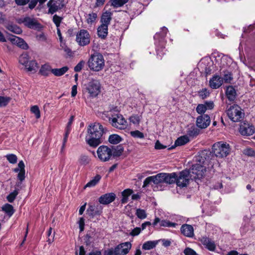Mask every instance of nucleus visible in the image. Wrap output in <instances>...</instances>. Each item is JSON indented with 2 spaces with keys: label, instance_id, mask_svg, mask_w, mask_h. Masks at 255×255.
<instances>
[{
  "label": "nucleus",
  "instance_id": "052dcab7",
  "mask_svg": "<svg viewBox=\"0 0 255 255\" xmlns=\"http://www.w3.org/2000/svg\"><path fill=\"white\" fill-rule=\"evenodd\" d=\"M78 224H79L80 232L83 231L84 229V226H85V220L83 217H81L79 219V220L78 221Z\"/></svg>",
  "mask_w": 255,
  "mask_h": 255
},
{
  "label": "nucleus",
  "instance_id": "473e14b6",
  "mask_svg": "<svg viewBox=\"0 0 255 255\" xmlns=\"http://www.w3.org/2000/svg\"><path fill=\"white\" fill-rule=\"evenodd\" d=\"M12 40L15 42L17 45L20 47V48L23 49H27L28 48V45L26 43V42L21 38L14 36Z\"/></svg>",
  "mask_w": 255,
  "mask_h": 255
},
{
  "label": "nucleus",
  "instance_id": "79ce46f5",
  "mask_svg": "<svg viewBox=\"0 0 255 255\" xmlns=\"http://www.w3.org/2000/svg\"><path fill=\"white\" fill-rule=\"evenodd\" d=\"M157 242L155 241H147L142 245V249L145 250H149L155 247Z\"/></svg>",
  "mask_w": 255,
  "mask_h": 255
},
{
  "label": "nucleus",
  "instance_id": "ea45409f",
  "mask_svg": "<svg viewBox=\"0 0 255 255\" xmlns=\"http://www.w3.org/2000/svg\"><path fill=\"white\" fill-rule=\"evenodd\" d=\"M2 210L4 211L9 217L11 216L14 212L13 206L9 204H5L2 207Z\"/></svg>",
  "mask_w": 255,
  "mask_h": 255
},
{
  "label": "nucleus",
  "instance_id": "f8f14e48",
  "mask_svg": "<svg viewBox=\"0 0 255 255\" xmlns=\"http://www.w3.org/2000/svg\"><path fill=\"white\" fill-rule=\"evenodd\" d=\"M76 41L81 46L89 44L90 42V36L87 30H80L76 35Z\"/></svg>",
  "mask_w": 255,
  "mask_h": 255
},
{
  "label": "nucleus",
  "instance_id": "37998d69",
  "mask_svg": "<svg viewBox=\"0 0 255 255\" xmlns=\"http://www.w3.org/2000/svg\"><path fill=\"white\" fill-rule=\"evenodd\" d=\"M18 194V189H15L13 192H11L7 196L6 199L7 201L10 203L13 202Z\"/></svg>",
  "mask_w": 255,
  "mask_h": 255
},
{
  "label": "nucleus",
  "instance_id": "cd10ccee",
  "mask_svg": "<svg viewBox=\"0 0 255 255\" xmlns=\"http://www.w3.org/2000/svg\"><path fill=\"white\" fill-rule=\"evenodd\" d=\"M18 167L21 168L20 172L18 173L17 175V178L19 180H20V182H22L25 179V165L23 161L21 160L19 162L18 164ZM21 183H18L17 186H18L19 184Z\"/></svg>",
  "mask_w": 255,
  "mask_h": 255
},
{
  "label": "nucleus",
  "instance_id": "6e6d98bb",
  "mask_svg": "<svg viewBox=\"0 0 255 255\" xmlns=\"http://www.w3.org/2000/svg\"><path fill=\"white\" fill-rule=\"evenodd\" d=\"M15 3L19 6H24L27 5L30 0H14Z\"/></svg>",
  "mask_w": 255,
  "mask_h": 255
},
{
  "label": "nucleus",
  "instance_id": "aec40b11",
  "mask_svg": "<svg viewBox=\"0 0 255 255\" xmlns=\"http://www.w3.org/2000/svg\"><path fill=\"white\" fill-rule=\"evenodd\" d=\"M240 132L243 135H251L254 133L255 128L252 125L244 123L240 126Z\"/></svg>",
  "mask_w": 255,
  "mask_h": 255
},
{
  "label": "nucleus",
  "instance_id": "bf43d9fd",
  "mask_svg": "<svg viewBox=\"0 0 255 255\" xmlns=\"http://www.w3.org/2000/svg\"><path fill=\"white\" fill-rule=\"evenodd\" d=\"M244 153L248 156H254L255 155V151L252 148H247L244 150Z\"/></svg>",
  "mask_w": 255,
  "mask_h": 255
},
{
  "label": "nucleus",
  "instance_id": "4d7b16f0",
  "mask_svg": "<svg viewBox=\"0 0 255 255\" xmlns=\"http://www.w3.org/2000/svg\"><path fill=\"white\" fill-rule=\"evenodd\" d=\"M9 102V98L0 97V107H5Z\"/></svg>",
  "mask_w": 255,
  "mask_h": 255
},
{
  "label": "nucleus",
  "instance_id": "58836bf2",
  "mask_svg": "<svg viewBox=\"0 0 255 255\" xmlns=\"http://www.w3.org/2000/svg\"><path fill=\"white\" fill-rule=\"evenodd\" d=\"M128 0H110L111 5L115 8L123 6L128 2Z\"/></svg>",
  "mask_w": 255,
  "mask_h": 255
},
{
  "label": "nucleus",
  "instance_id": "5fc2aeb1",
  "mask_svg": "<svg viewBox=\"0 0 255 255\" xmlns=\"http://www.w3.org/2000/svg\"><path fill=\"white\" fill-rule=\"evenodd\" d=\"M210 93L206 89H203L199 92V96L202 99H204L209 96Z\"/></svg>",
  "mask_w": 255,
  "mask_h": 255
},
{
  "label": "nucleus",
  "instance_id": "c9c22d12",
  "mask_svg": "<svg viewBox=\"0 0 255 255\" xmlns=\"http://www.w3.org/2000/svg\"><path fill=\"white\" fill-rule=\"evenodd\" d=\"M6 27L9 31L17 34H19L22 32V29L19 26L15 24H8Z\"/></svg>",
  "mask_w": 255,
  "mask_h": 255
},
{
  "label": "nucleus",
  "instance_id": "f03ea898",
  "mask_svg": "<svg viewBox=\"0 0 255 255\" xmlns=\"http://www.w3.org/2000/svg\"><path fill=\"white\" fill-rule=\"evenodd\" d=\"M88 64L91 70L97 72L101 70L105 66L103 56L99 53L91 55L88 61Z\"/></svg>",
  "mask_w": 255,
  "mask_h": 255
},
{
  "label": "nucleus",
  "instance_id": "2eb2a0df",
  "mask_svg": "<svg viewBox=\"0 0 255 255\" xmlns=\"http://www.w3.org/2000/svg\"><path fill=\"white\" fill-rule=\"evenodd\" d=\"M151 183H153L155 185L163 183L162 173H158L156 175L147 177L143 181L142 187L147 186Z\"/></svg>",
  "mask_w": 255,
  "mask_h": 255
},
{
  "label": "nucleus",
  "instance_id": "393cba45",
  "mask_svg": "<svg viewBox=\"0 0 255 255\" xmlns=\"http://www.w3.org/2000/svg\"><path fill=\"white\" fill-rule=\"evenodd\" d=\"M112 12L110 11H106L103 12L100 19L101 24L108 26L112 20Z\"/></svg>",
  "mask_w": 255,
  "mask_h": 255
},
{
  "label": "nucleus",
  "instance_id": "20e7f679",
  "mask_svg": "<svg viewBox=\"0 0 255 255\" xmlns=\"http://www.w3.org/2000/svg\"><path fill=\"white\" fill-rule=\"evenodd\" d=\"M107 117L109 123L113 127L120 129H124L127 128V122L121 114L111 112Z\"/></svg>",
  "mask_w": 255,
  "mask_h": 255
},
{
  "label": "nucleus",
  "instance_id": "a878e982",
  "mask_svg": "<svg viewBox=\"0 0 255 255\" xmlns=\"http://www.w3.org/2000/svg\"><path fill=\"white\" fill-rule=\"evenodd\" d=\"M201 241L203 245L209 250L213 251L215 250V244L210 239L207 237H202Z\"/></svg>",
  "mask_w": 255,
  "mask_h": 255
},
{
  "label": "nucleus",
  "instance_id": "7ed1b4c3",
  "mask_svg": "<svg viewBox=\"0 0 255 255\" xmlns=\"http://www.w3.org/2000/svg\"><path fill=\"white\" fill-rule=\"evenodd\" d=\"M212 149L213 153L219 158L226 157L231 152L230 145L223 141L214 143Z\"/></svg>",
  "mask_w": 255,
  "mask_h": 255
},
{
  "label": "nucleus",
  "instance_id": "13d9d810",
  "mask_svg": "<svg viewBox=\"0 0 255 255\" xmlns=\"http://www.w3.org/2000/svg\"><path fill=\"white\" fill-rule=\"evenodd\" d=\"M184 253L185 255H196V252L190 248H186L184 251Z\"/></svg>",
  "mask_w": 255,
  "mask_h": 255
},
{
  "label": "nucleus",
  "instance_id": "dca6fc26",
  "mask_svg": "<svg viewBox=\"0 0 255 255\" xmlns=\"http://www.w3.org/2000/svg\"><path fill=\"white\" fill-rule=\"evenodd\" d=\"M210 118L206 114L198 117L196 120L197 126L201 129L207 128L210 125Z\"/></svg>",
  "mask_w": 255,
  "mask_h": 255
},
{
  "label": "nucleus",
  "instance_id": "9b49d317",
  "mask_svg": "<svg viewBox=\"0 0 255 255\" xmlns=\"http://www.w3.org/2000/svg\"><path fill=\"white\" fill-rule=\"evenodd\" d=\"M48 13L51 14L65 7L64 0H49L47 3Z\"/></svg>",
  "mask_w": 255,
  "mask_h": 255
},
{
  "label": "nucleus",
  "instance_id": "338daca9",
  "mask_svg": "<svg viewBox=\"0 0 255 255\" xmlns=\"http://www.w3.org/2000/svg\"><path fill=\"white\" fill-rule=\"evenodd\" d=\"M166 147V146L162 144L158 140L156 141L155 144V148L156 149H164Z\"/></svg>",
  "mask_w": 255,
  "mask_h": 255
},
{
  "label": "nucleus",
  "instance_id": "69168bd1",
  "mask_svg": "<svg viewBox=\"0 0 255 255\" xmlns=\"http://www.w3.org/2000/svg\"><path fill=\"white\" fill-rule=\"evenodd\" d=\"M133 191L131 189H127L122 192V196L128 197L132 193Z\"/></svg>",
  "mask_w": 255,
  "mask_h": 255
},
{
  "label": "nucleus",
  "instance_id": "49530a36",
  "mask_svg": "<svg viewBox=\"0 0 255 255\" xmlns=\"http://www.w3.org/2000/svg\"><path fill=\"white\" fill-rule=\"evenodd\" d=\"M130 133V135L134 138H143L144 137V134L137 130L131 131Z\"/></svg>",
  "mask_w": 255,
  "mask_h": 255
},
{
  "label": "nucleus",
  "instance_id": "a19ab883",
  "mask_svg": "<svg viewBox=\"0 0 255 255\" xmlns=\"http://www.w3.org/2000/svg\"><path fill=\"white\" fill-rule=\"evenodd\" d=\"M101 176L100 175H97L95 177L88 182L85 185V187H91L95 186L100 181Z\"/></svg>",
  "mask_w": 255,
  "mask_h": 255
},
{
  "label": "nucleus",
  "instance_id": "6e6552de",
  "mask_svg": "<svg viewBox=\"0 0 255 255\" xmlns=\"http://www.w3.org/2000/svg\"><path fill=\"white\" fill-rule=\"evenodd\" d=\"M190 172V177L194 179L202 178L206 171V167L201 164H195L189 171Z\"/></svg>",
  "mask_w": 255,
  "mask_h": 255
},
{
  "label": "nucleus",
  "instance_id": "774afa93",
  "mask_svg": "<svg viewBox=\"0 0 255 255\" xmlns=\"http://www.w3.org/2000/svg\"><path fill=\"white\" fill-rule=\"evenodd\" d=\"M104 255H115V249H110L105 251Z\"/></svg>",
  "mask_w": 255,
  "mask_h": 255
},
{
  "label": "nucleus",
  "instance_id": "a18cd8bd",
  "mask_svg": "<svg viewBox=\"0 0 255 255\" xmlns=\"http://www.w3.org/2000/svg\"><path fill=\"white\" fill-rule=\"evenodd\" d=\"M136 215L140 219H145L147 217L145 211L141 209H137L136 210Z\"/></svg>",
  "mask_w": 255,
  "mask_h": 255
},
{
  "label": "nucleus",
  "instance_id": "4c0bfd02",
  "mask_svg": "<svg viewBox=\"0 0 255 255\" xmlns=\"http://www.w3.org/2000/svg\"><path fill=\"white\" fill-rule=\"evenodd\" d=\"M200 130L195 126H192L188 128L187 133V135L190 137H194L199 133Z\"/></svg>",
  "mask_w": 255,
  "mask_h": 255
},
{
  "label": "nucleus",
  "instance_id": "de8ad7c7",
  "mask_svg": "<svg viewBox=\"0 0 255 255\" xmlns=\"http://www.w3.org/2000/svg\"><path fill=\"white\" fill-rule=\"evenodd\" d=\"M177 224L175 223L170 222L169 221L162 220L160 222V226L162 227H175Z\"/></svg>",
  "mask_w": 255,
  "mask_h": 255
},
{
  "label": "nucleus",
  "instance_id": "423d86ee",
  "mask_svg": "<svg viewBox=\"0 0 255 255\" xmlns=\"http://www.w3.org/2000/svg\"><path fill=\"white\" fill-rule=\"evenodd\" d=\"M241 108L237 105H234L230 107L227 110V115L229 119L234 122H238L242 119L244 114L241 111Z\"/></svg>",
  "mask_w": 255,
  "mask_h": 255
},
{
  "label": "nucleus",
  "instance_id": "a211bd4d",
  "mask_svg": "<svg viewBox=\"0 0 255 255\" xmlns=\"http://www.w3.org/2000/svg\"><path fill=\"white\" fill-rule=\"evenodd\" d=\"M211 152L209 150H203L198 152V154L195 157L196 164H201L204 165L206 162L209 159Z\"/></svg>",
  "mask_w": 255,
  "mask_h": 255
},
{
  "label": "nucleus",
  "instance_id": "864d4df0",
  "mask_svg": "<svg viewBox=\"0 0 255 255\" xmlns=\"http://www.w3.org/2000/svg\"><path fill=\"white\" fill-rule=\"evenodd\" d=\"M222 79L225 83H230L233 79L232 75L230 72H228L224 74V77Z\"/></svg>",
  "mask_w": 255,
  "mask_h": 255
},
{
  "label": "nucleus",
  "instance_id": "39448f33",
  "mask_svg": "<svg viewBox=\"0 0 255 255\" xmlns=\"http://www.w3.org/2000/svg\"><path fill=\"white\" fill-rule=\"evenodd\" d=\"M29 58L27 53H23L19 57V62L24 66L27 71L35 72L38 68V64L35 60H29Z\"/></svg>",
  "mask_w": 255,
  "mask_h": 255
},
{
  "label": "nucleus",
  "instance_id": "bb28decb",
  "mask_svg": "<svg viewBox=\"0 0 255 255\" xmlns=\"http://www.w3.org/2000/svg\"><path fill=\"white\" fill-rule=\"evenodd\" d=\"M108 26L101 24L97 28L98 35L99 37L105 39L108 35Z\"/></svg>",
  "mask_w": 255,
  "mask_h": 255
},
{
  "label": "nucleus",
  "instance_id": "f3484780",
  "mask_svg": "<svg viewBox=\"0 0 255 255\" xmlns=\"http://www.w3.org/2000/svg\"><path fill=\"white\" fill-rule=\"evenodd\" d=\"M131 245L129 242H125L118 245L115 248V255H126L130 249Z\"/></svg>",
  "mask_w": 255,
  "mask_h": 255
},
{
  "label": "nucleus",
  "instance_id": "f704fd0d",
  "mask_svg": "<svg viewBox=\"0 0 255 255\" xmlns=\"http://www.w3.org/2000/svg\"><path fill=\"white\" fill-rule=\"evenodd\" d=\"M108 140L113 144H117L122 141L121 137L117 134H113L109 136Z\"/></svg>",
  "mask_w": 255,
  "mask_h": 255
},
{
  "label": "nucleus",
  "instance_id": "e433bc0d",
  "mask_svg": "<svg viewBox=\"0 0 255 255\" xmlns=\"http://www.w3.org/2000/svg\"><path fill=\"white\" fill-rule=\"evenodd\" d=\"M189 141L188 137L186 135L180 136L175 142V146H181L185 144Z\"/></svg>",
  "mask_w": 255,
  "mask_h": 255
},
{
  "label": "nucleus",
  "instance_id": "c756f323",
  "mask_svg": "<svg viewBox=\"0 0 255 255\" xmlns=\"http://www.w3.org/2000/svg\"><path fill=\"white\" fill-rule=\"evenodd\" d=\"M226 95L230 101H233L236 97V92L233 86H229L226 90Z\"/></svg>",
  "mask_w": 255,
  "mask_h": 255
},
{
  "label": "nucleus",
  "instance_id": "b1692460",
  "mask_svg": "<svg viewBox=\"0 0 255 255\" xmlns=\"http://www.w3.org/2000/svg\"><path fill=\"white\" fill-rule=\"evenodd\" d=\"M180 230L185 236L192 237L194 235V229L191 225L184 224L181 226Z\"/></svg>",
  "mask_w": 255,
  "mask_h": 255
},
{
  "label": "nucleus",
  "instance_id": "72a5a7b5",
  "mask_svg": "<svg viewBox=\"0 0 255 255\" xmlns=\"http://www.w3.org/2000/svg\"><path fill=\"white\" fill-rule=\"evenodd\" d=\"M91 161L90 158L85 154L81 155L78 159V162L80 165L85 166L88 164Z\"/></svg>",
  "mask_w": 255,
  "mask_h": 255
},
{
  "label": "nucleus",
  "instance_id": "ddd939ff",
  "mask_svg": "<svg viewBox=\"0 0 255 255\" xmlns=\"http://www.w3.org/2000/svg\"><path fill=\"white\" fill-rule=\"evenodd\" d=\"M18 23H23L26 27L34 29H38L41 28V24L34 18L26 16L18 19Z\"/></svg>",
  "mask_w": 255,
  "mask_h": 255
},
{
  "label": "nucleus",
  "instance_id": "4be33fe9",
  "mask_svg": "<svg viewBox=\"0 0 255 255\" xmlns=\"http://www.w3.org/2000/svg\"><path fill=\"white\" fill-rule=\"evenodd\" d=\"M223 83V79L218 75L214 76L209 81L210 86L212 89L219 88Z\"/></svg>",
  "mask_w": 255,
  "mask_h": 255
},
{
  "label": "nucleus",
  "instance_id": "603ef678",
  "mask_svg": "<svg viewBox=\"0 0 255 255\" xmlns=\"http://www.w3.org/2000/svg\"><path fill=\"white\" fill-rule=\"evenodd\" d=\"M129 121L134 125H137L139 123L140 118L138 115H133L129 118Z\"/></svg>",
  "mask_w": 255,
  "mask_h": 255
},
{
  "label": "nucleus",
  "instance_id": "412c9836",
  "mask_svg": "<svg viewBox=\"0 0 255 255\" xmlns=\"http://www.w3.org/2000/svg\"><path fill=\"white\" fill-rule=\"evenodd\" d=\"M116 195L114 193H109L101 196L99 198V202L100 204L107 205L115 200Z\"/></svg>",
  "mask_w": 255,
  "mask_h": 255
},
{
  "label": "nucleus",
  "instance_id": "0eeeda50",
  "mask_svg": "<svg viewBox=\"0 0 255 255\" xmlns=\"http://www.w3.org/2000/svg\"><path fill=\"white\" fill-rule=\"evenodd\" d=\"M97 153L98 158L102 162L108 161L112 157L111 148L106 145H101L99 147Z\"/></svg>",
  "mask_w": 255,
  "mask_h": 255
},
{
  "label": "nucleus",
  "instance_id": "f257e3e1",
  "mask_svg": "<svg viewBox=\"0 0 255 255\" xmlns=\"http://www.w3.org/2000/svg\"><path fill=\"white\" fill-rule=\"evenodd\" d=\"M107 131L99 123H95L89 126L86 141L92 147H96L103 141V135Z\"/></svg>",
  "mask_w": 255,
  "mask_h": 255
},
{
  "label": "nucleus",
  "instance_id": "4468645a",
  "mask_svg": "<svg viewBox=\"0 0 255 255\" xmlns=\"http://www.w3.org/2000/svg\"><path fill=\"white\" fill-rule=\"evenodd\" d=\"M86 212L90 219H92L96 216H100L102 214L103 207L100 205H89Z\"/></svg>",
  "mask_w": 255,
  "mask_h": 255
},
{
  "label": "nucleus",
  "instance_id": "3c124183",
  "mask_svg": "<svg viewBox=\"0 0 255 255\" xmlns=\"http://www.w3.org/2000/svg\"><path fill=\"white\" fill-rule=\"evenodd\" d=\"M62 17L55 14L53 17V21L56 25L57 28H58L60 26V23L62 20Z\"/></svg>",
  "mask_w": 255,
  "mask_h": 255
},
{
  "label": "nucleus",
  "instance_id": "c85d7f7f",
  "mask_svg": "<svg viewBox=\"0 0 255 255\" xmlns=\"http://www.w3.org/2000/svg\"><path fill=\"white\" fill-rule=\"evenodd\" d=\"M111 149L112 151V157L121 156L124 151V147L123 145L121 144L116 146H112Z\"/></svg>",
  "mask_w": 255,
  "mask_h": 255
},
{
  "label": "nucleus",
  "instance_id": "e2e57ef3",
  "mask_svg": "<svg viewBox=\"0 0 255 255\" xmlns=\"http://www.w3.org/2000/svg\"><path fill=\"white\" fill-rule=\"evenodd\" d=\"M38 3V0H30L28 4V8L32 10L37 5Z\"/></svg>",
  "mask_w": 255,
  "mask_h": 255
},
{
  "label": "nucleus",
  "instance_id": "c03bdc74",
  "mask_svg": "<svg viewBox=\"0 0 255 255\" xmlns=\"http://www.w3.org/2000/svg\"><path fill=\"white\" fill-rule=\"evenodd\" d=\"M97 14L95 12L89 13L88 15V18L87 19V22L88 24H92L97 19Z\"/></svg>",
  "mask_w": 255,
  "mask_h": 255
},
{
  "label": "nucleus",
  "instance_id": "2f4dec72",
  "mask_svg": "<svg viewBox=\"0 0 255 255\" xmlns=\"http://www.w3.org/2000/svg\"><path fill=\"white\" fill-rule=\"evenodd\" d=\"M52 69L49 64H45L41 66L39 73L43 76H47L50 72L52 73Z\"/></svg>",
  "mask_w": 255,
  "mask_h": 255
},
{
  "label": "nucleus",
  "instance_id": "680f3d73",
  "mask_svg": "<svg viewBox=\"0 0 255 255\" xmlns=\"http://www.w3.org/2000/svg\"><path fill=\"white\" fill-rule=\"evenodd\" d=\"M141 230H142L140 228L136 227L132 230L130 235L132 236H137L139 234Z\"/></svg>",
  "mask_w": 255,
  "mask_h": 255
},
{
  "label": "nucleus",
  "instance_id": "5701e85b",
  "mask_svg": "<svg viewBox=\"0 0 255 255\" xmlns=\"http://www.w3.org/2000/svg\"><path fill=\"white\" fill-rule=\"evenodd\" d=\"M163 183L171 184L175 183L177 178V174L175 172L171 173H162Z\"/></svg>",
  "mask_w": 255,
  "mask_h": 255
},
{
  "label": "nucleus",
  "instance_id": "7c9ffc66",
  "mask_svg": "<svg viewBox=\"0 0 255 255\" xmlns=\"http://www.w3.org/2000/svg\"><path fill=\"white\" fill-rule=\"evenodd\" d=\"M69 70L67 66H64L61 68H54L52 70V73L55 76H61L66 73Z\"/></svg>",
  "mask_w": 255,
  "mask_h": 255
},
{
  "label": "nucleus",
  "instance_id": "6ab92c4d",
  "mask_svg": "<svg viewBox=\"0 0 255 255\" xmlns=\"http://www.w3.org/2000/svg\"><path fill=\"white\" fill-rule=\"evenodd\" d=\"M214 104L212 101H206L203 104H198L196 111L199 114L204 115L207 110H210L214 108Z\"/></svg>",
  "mask_w": 255,
  "mask_h": 255
},
{
  "label": "nucleus",
  "instance_id": "9d476101",
  "mask_svg": "<svg viewBox=\"0 0 255 255\" xmlns=\"http://www.w3.org/2000/svg\"><path fill=\"white\" fill-rule=\"evenodd\" d=\"M86 90L90 97H96L101 92L100 82L96 80H92L88 83L86 87Z\"/></svg>",
  "mask_w": 255,
  "mask_h": 255
},
{
  "label": "nucleus",
  "instance_id": "8fccbe9b",
  "mask_svg": "<svg viewBox=\"0 0 255 255\" xmlns=\"http://www.w3.org/2000/svg\"><path fill=\"white\" fill-rule=\"evenodd\" d=\"M6 158L7 160L10 163H12V164H14V163H16L17 160V156L15 154H10L6 155Z\"/></svg>",
  "mask_w": 255,
  "mask_h": 255
},
{
  "label": "nucleus",
  "instance_id": "0e129e2a",
  "mask_svg": "<svg viewBox=\"0 0 255 255\" xmlns=\"http://www.w3.org/2000/svg\"><path fill=\"white\" fill-rule=\"evenodd\" d=\"M84 62L83 61H80L75 67H74V71L75 72H80L83 66H84Z\"/></svg>",
  "mask_w": 255,
  "mask_h": 255
},
{
  "label": "nucleus",
  "instance_id": "09e8293b",
  "mask_svg": "<svg viewBox=\"0 0 255 255\" xmlns=\"http://www.w3.org/2000/svg\"><path fill=\"white\" fill-rule=\"evenodd\" d=\"M31 113L34 114L36 119H39L40 117V112L37 106H33L30 109Z\"/></svg>",
  "mask_w": 255,
  "mask_h": 255
},
{
  "label": "nucleus",
  "instance_id": "1a4fd4ad",
  "mask_svg": "<svg viewBox=\"0 0 255 255\" xmlns=\"http://www.w3.org/2000/svg\"><path fill=\"white\" fill-rule=\"evenodd\" d=\"M190 174L189 170H183L177 175L175 181L177 186L180 188L186 187L189 183Z\"/></svg>",
  "mask_w": 255,
  "mask_h": 255
}]
</instances>
